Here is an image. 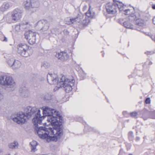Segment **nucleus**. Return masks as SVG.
Returning a JSON list of instances; mask_svg holds the SVG:
<instances>
[{"instance_id": "72a5a7b5", "label": "nucleus", "mask_w": 155, "mask_h": 155, "mask_svg": "<svg viewBox=\"0 0 155 155\" xmlns=\"http://www.w3.org/2000/svg\"><path fill=\"white\" fill-rule=\"evenodd\" d=\"M113 1H114V2H116H116H118V4H119V2H120V1H119V0H113Z\"/></svg>"}, {"instance_id": "c9c22d12", "label": "nucleus", "mask_w": 155, "mask_h": 155, "mask_svg": "<svg viewBox=\"0 0 155 155\" xmlns=\"http://www.w3.org/2000/svg\"><path fill=\"white\" fill-rule=\"evenodd\" d=\"M32 81L35 82L36 81V78H34L32 79Z\"/></svg>"}, {"instance_id": "2f4dec72", "label": "nucleus", "mask_w": 155, "mask_h": 155, "mask_svg": "<svg viewBox=\"0 0 155 155\" xmlns=\"http://www.w3.org/2000/svg\"><path fill=\"white\" fill-rule=\"evenodd\" d=\"M3 98V94L2 93V92L0 90V100Z\"/></svg>"}, {"instance_id": "f3484780", "label": "nucleus", "mask_w": 155, "mask_h": 155, "mask_svg": "<svg viewBox=\"0 0 155 155\" xmlns=\"http://www.w3.org/2000/svg\"><path fill=\"white\" fill-rule=\"evenodd\" d=\"M8 146L9 148L15 149L18 148V143L16 141H14L13 142L9 143Z\"/></svg>"}, {"instance_id": "37998d69", "label": "nucleus", "mask_w": 155, "mask_h": 155, "mask_svg": "<svg viewBox=\"0 0 155 155\" xmlns=\"http://www.w3.org/2000/svg\"><path fill=\"white\" fill-rule=\"evenodd\" d=\"M152 118H155V117H152Z\"/></svg>"}, {"instance_id": "ddd939ff", "label": "nucleus", "mask_w": 155, "mask_h": 155, "mask_svg": "<svg viewBox=\"0 0 155 155\" xmlns=\"http://www.w3.org/2000/svg\"><path fill=\"white\" fill-rule=\"evenodd\" d=\"M45 23V25L41 29V32L44 33L49 34V33H48L47 31L49 27V24L47 22V21L44 20L42 21H39L38 22V24L39 25L41 24Z\"/></svg>"}, {"instance_id": "58836bf2", "label": "nucleus", "mask_w": 155, "mask_h": 155, "mask_svg": "<svg viewBox=\"0 0 155 155\" xmlns=\"http://www.w3.org/2000/svg\"><path fill=\"white\" fill-rule=\"evenodd\" d=\"M152 8L153 9H155V4H153V5H152Z\"/></svg>"}, {"instance_id": "4468645a", "label": "nucleus", "mask_w": 155, "mask_h": 155, "mask_svg": "<svg viewBox=\"0 0 155 155\" xmlns=\"http://www.w3.org/2000/svg\"><path fill=\"white\" fill-rule=\"evenodd\" d=\"M21 65V61L18 60H14L12 69L13 70H17L20 68Z\"/></svg>"}, {"instance_id": "0eeeda50", "label": "nucleus", "mask_w": 155, "mask_h": 155, "mask_svg": "<svg viewBox=\"0 0 155 155\" xmlns=\"http://www.w3.org/2000/svg\"><path fill=\"white\" fill-rule=\"evenodd\" d=\"M24 3L25 9L32 12V8L38 7L39 5L37 0H26Z\"/></svg>"}, {"instance_id": "9b49d317", "label": "nucleus", "mask_w": 155, "mask_h": 155, "mask_svg": "<svg viewBox=\"0 0 155 155\" xmlns=\"http://www.w3.org/2000/svg\"><path fill=\"white\" fill-rule=\"evenodd\" d=\"M47 81L48 83L50 84H57L58 86V83H59L58 76L57 74H49L47 76Z\"/></svg>"}, {"instance_id": "5701e85b", "label": "nucleus", "mask_w": 155, "mask_h": 155, "mask_svg": "<svg viewBox=\"0 0 155 155\" xmlns=\"http://www.w3.org/2000/svg\"><path fill=\"white\" fill-rule=\"evenodd\" d=\"M14 59L13 58H10L7 60V62L9 66L12 69L13 64H14Z\"/></svg>"}, {"instance_id": "c03bdc74", "label": "nucleus", "mask_w": 155, "mask_h": 155, "mask_svg": "<svg viewBox=\"0 0 155 155\" xmlns=\"http://www.w3.org/2000/svg\"><path fill=\"white\" fill-rule=\"evenodd\" d=\"M152 38V39H153V38H152V37H151Z\"/></svg>"}, {"instance_id": "393cba45", "label": "nucleus", "mask_w": 155, "mask_h": 155, "mask_svg": "<svg viewBox=\"0 0 155 155\" xmlns=\"http://www.w3.org/2000/svg\"><path fill=\"white\" fill-rule=\"evenodd\" d=\"M136 18L137 17L134 13H132V14L130 15V16H129V19L131 21H134L136 20Z\"/></svg>"}, {"instance_id": "473e14b6", "label": "nucleus", "mask_w": 155, "mask_h": 155, "mask_svg": "<svg viewBox=\"0 0 155 155\" xmlns=\"http://www.w3.org/2000/svg\"><path fill=\"white\" fill-rule=\"evenodd\" d=\"M64 34L66 35H68L69 34V32H68V31H67V30L66 29L64 30Z\"/></svg>"}, {"instance_id": "f03ea898", "label": "nucleus", "mask_w": 155, "mask_h": 155, "mask_svg": "<svg viewBox=\"0 0 155 155\" xmlns=\"http://www.w3.org/2000/svg\"><path fill=\"white\" fill-rule=\"evenodd\" d=\"M43 110V115L41 116L40 114L41 111L39 109L35 107H28L25 109V111L27 114V118H29L32 115L34 114L35 117L32 120L34 126H36L37 123L41 124L42 123V120L45 117L47 116V120L48 121L51 122L54 125L59 124V123L57 120L54 116H52V114L54 112V114H58L57 112L55 110V109L50 108L48 106L43 107L41 108Z\"/></svg>"}, {"instance_id": "4c0bfd02", "label": "nucleus", "mask_w": 155, "mask_h": 155, "mask_svg": "<svg viewBox=\"0 0 155 155\" xmlns=\"http://www.w3.org/2000/svg\"><path fill=\"white\" fill-rule=\"evenodd\" d=\"M140 140V137H137L136 138V141H138V140Z\"/></svg>"}, {"instance_id": "a211bd4d", "label": "nucleus", "mask_w": 155, "mask_h": 155, "mask_svg": "<svg viewBox=\"0 0 155 155\" xmlns=\"http://www.w3.org/2000/svg\"><path fill=\"white\" fill-rule=\"evenodd\" d=\"M9 7L10 5L9 3L8 2H4L0 8V11L2 12L6 11L9 8Z\"/></svg>"}, {"instance_id": "7c9ffc66", "label": "nucleus", "mask_w": 155, "mask_h": 155, "mask_svg": "<svg viewBox=\"0 0 155 155\" xmlns=\"http://www.w3.org/2000/svg\"><path fill=\"white\" fill-rule=\"evenodd\" d=\"M145 103L146 104H149L150 103V98L148 97L146 98L145 100Z\"/></svg>"}, {"instance_id": "39448f33", "label": "nucleus", "mask_w": 155, "mask_h": 155, "mask_svg": "<svg viewBox=\"0 0 155 155\" xmlns=\"http://www.w3.org/2000/svg\"><path fill=\"white\" fill-rule=\"evenodd\" d=\"M17 52L21 56L28 57L32 54V49L25 44L19 43L17 45Z\"/></svg>"}, {"instance_id": "c85d7f7f", "label": "nucleus", "mask_w": 155, "mask_h": 155, "mask_svg": "<svg viewBox=\"0 0 155 155\" xmlns=\"http://www.w3.org/2000/svg\"><path fill=\"white\" fill-rule=\"evenodd\" d=\"M49 65H50L48 63L45 62H43L42 66L45 67V68H48L49 66Z\"/></svg>"}, {"instance_id": "9d476101", "label": "nucleus", "mask_w": 155, "mask_h": 155, "mask_svg": "<svg viewBox=\"0 0 155 155\" xmlns=\"http://www.w3.org/2000/svg\"><path fill=\"white\" fill-rule=\"evenodd\" d=\"M22 11L21 10L16 8L12 12V20L17 21L19 20L22 16Z\"/></svg>"}, {"instance_id": "f8f14e48", "label": "nucleus", "mask_w": 155, "mask_h": 155, "mask_svg": "<svg viewBox=\"0 0 155 155\" xmlns=\"http://www.w3.org/2000/svg\"><path fill=\"white\" fill-rule=\"evenodd\" d=\"M55 56L62 61H65L68 59L69 55L68 53L63 51L56 53Z\"/></svg>"}, {"instance_id": "423d86ee", "label": "nucleus", "mask_w": 155, "mask_h": 155, "mask_svg": "<svg viewBox=\"0 0 155 155\" xmlns=\"http://www.w3.org/2000/svg\"><path fill=\"white\" fill-rule=\"evenodd\" d=\"M0 84L7 87L14 86L15 82L11 76L8 75L2 76L0 77Z\"/></svg>"}, {"instance_id": "aec40b11", "label": "nucleus", "mask_w": 155, "mask_h": 155, "mask_svg": "<svg viewBox=\"0 0 155 155\" xmlns=\"http://www.w3.org/2000/svg\"><path fill=\"white\" fill-rule=\"evenodd\" d=\"M81 17L82 18L81 19V21L79 22V23L81 24V25L83 26L87 25L90 22V20L88 19L85 18L82 21L83 16H81Z\"/></svg>"}, {"instance_id": "a878e982", "label": "nucleus", "mask_w": 155, "mask_h": 155, "mask_svg": "<svg viewBox=\"0 0 155 155\" xmlns=\"http://www.w3.org/2000/svg\"><path fill=\"white\" fill-rule=\"evenodd\" d=\"M15 30L18 31L19 32L21 31V27L20 24H18V25H16L15 27Z\"/></svg>"}, {"instance_id": "4be33fe9", "label": "nucleus", "mask_w": 155, "mask_h": 155, "mask_svg": "<svg viewBox=\"0 0 155 155\" xmlns=\"http://www.w3.org/2000/svg\"><path fill=\"white\" fill-rule=\"evenodd\" d=\"M123 25L127 28L131 29L133 28V26L131 23L128 21H126L123 22Z\"/></svg>"}, {"instance_id": "20e7f679", "label": "nucleus", "mask_w": 155, "mask_h": 155, "mask_svg": "<svg viewBox=\"0 0 155 155\" xmlns=\"http://www.w3.org/2000/svg\"><path fill=\"white\" fill-rule=\"evenodd\" d=\"M125 5H124L122 2H120L119 4L116 2H108L106 4L105 7L107 12L110 14H114L117 12L118 8L120 11H123Z\"/></svg>"}, {"instance_id": "f704fd0d", "label": "nucleus", "mask_w": 155, "mask_h": 155, "mask_svg": "<svg viewBox=\"0 0 155 155\" xmlns=\"http://www.w3.org/2000/svg\"><path fill=\"white\" fill-rule=\"evenodd\" d=\"M7 41H8V39H7V38L6 37H4V39L3 40V41H4L6 42Z\"/></svg>"}, {"instance_id": "1a4fd4ad", "label": "nucleus", "mask_w": 155, "mask_h": 155, "mask_svg": "<svg viewBox=\"0 0 155 155\" xmlns=\"http://www.w3.org/2000/svg\"><path fill=\"white\" fill-rule=\"evenodd\" d=\"M27 116L24 113L19 112L16 117L13 118V120L18 124H23L27 121Z\"/></svg>"}, {"instance_id": "e433bc0d", "label": "nucleus", "mask_w": 155, "mask_h": 155, "mask_svg": "<svg viewBox=\"0 0 155 155\" xmlns=\"http://www.w3.org/2000/svg\"><path fill=\"white\" fill-rule=\"evenodd\" d=\"M133 134V133L132 132H130L129 133V136H132Z\"/></svg>"}, {"instance_id": "cd10ccee", "label": "nucleus", "mask_w": 155, "mask_h": 155, "mask_svg": "<svg viewBox=\"0 0 155 155\" xmlns=\"http://www.w3.org/2000/svg\"><path fill=\"white\" fill-rule=\"evenodd\" d=\"M126 5H125V7H126ZM124 8H124V10H123V11H124V14L125 15H128L130 14V13L131 12H130V9H127L124 10Z\"/></svg>"}, {"instance_id": "b1692460", "label": "nucleus", "mask_w": 155, "mask_h": 155, "mask_svg": "<svg viewBox=\"0 0 155 155\" xmlns=\"http://www.w3.org/2000/svg\"><path fill=\"white\" fill-rule=\"evenodd\" d=\"M136 24L139 26H142L143 24V21L141 19H137L135 21Z\"/></svg>"}, {"instance_id": "a19ab883", "label": "nucleus", "mask_w": 155, "mask_h": 155, "mask_svg": "<svg viewBox=\"0 0 155 155\" xmlns=\"http://www.w3.org/2000/svg\"><path fill=\"white\" fill-rule=\"evenodd\" d=\"M128 155H133L132 154H128Z\"/></svg>"}, {"instance_id": "7ed1b4c3", "label": "nucleus", "mask_w": 155, "mask_h": 155, "mask_svg": "<svg viewBox=\"0 0 155 155\" xmlns=\"http://www.w3.org/2000/svg\"><path fill=\"white\" fill-rule=\"evenodd\" d=\"M75 82L74 79H68L65 76H63L59 83H58V87H63L66 92H69L72 89V87L73 86Z\"/></svg>"}, {"instance_id": "c756f323", "label": "nucleus", "mask_w": 155, "mask_h": 155, "mask_svg": "<svg viewBox=\"0 0 155 155\" xmlns=\"http://www.w3.org/2000/svg\"><path fill=\"white\" fill-rule=\"evenodd\" d=\"M137 113L136 112H133L131 113L130 115L133 117H135V116H137Z\"/></svg>"}, {"instance_id": "f257e3e1", "label": "nucleus", "mask_w": 155, "mask_h": 155, "mask_svg": "<svg viewBox=\"0 0 155 155\" xmlns=\"http://www.w3.org/2000/svg\"><path fill=\"white\" fill-rule=\"evenodd\" d=\"M55 110L57 113L58 114H54V112H53V114H52L51 115L56 117L59 123V124H52L51 122L48 121L47 116L46 117H47V120L48 122H49L50 124L51 123L54 126H56L55 128H47L45 127H39V125H40L39 123H37V125H36V126H35V132L38 134L39 137L42 139H46L48 142L51 141H57L63 134V130L60 127L61 125V122L60 120H62V117L59 112Z\"/></svg>"}, {"instance_id": "ea45409f", "label": "nucleus", "mask_w": 155, "mask_h": 155, "mask_svg": "<svg viewBox=\"0 0 155 155\" xmlns=\"http://www.w3.org/2000/svg\"><path fill=\"white\" fill-rule=\"evenodd\" d=\"M153 24H154L155 25V17L153 18Z\"/></svg>"}, {"instance_id": "412c9836", "label": "nucleus", "mask_w": 155, "mask_h": 155, "mask_svg": "<svg viewBox=\"0 0 155 155\" xmlns=\"http://www.w3.org/2000/svg\"><path fill=\"white\" fill-rule=\"evenodd\" d=\"M21 25V31H23L24 29H26L28 26V23L27 22L25 23L22 22V23H20Z\"/></svg>"}, {"instance_id": "dca6fc26", "label": "nucleus", "mask_w": 155, "mask_h": 155, "mask_svg": "<svg viewBox=\"0 0 155 155\" xmlns=\"http://www.w3.org/2000/svg\"><path fill=\"white\" fill-rule=\"evenodd\" d=\"M81 17L79 15H78V16L76 18H72L68 19L70 20V22H71V23H74L76 22L79 23L81 21Z\"/></svg>"}, {"instance_id": "6ab92c4d", "label": "nucleus", "mask_w": 155, "mask_h": 155, "mask_svg": "<svg viewBox=\"0 0 155 155\" xmlns=\"http://www.w3.org/2000/svg\"><path fill=\"white\" fill-rule=\"evenodd\" d=\"M31 145V151L32 152H35L36 151V147L38 145V143L35 141H33L30 143Z\"/></svg>"}, {"instance_id": "79ce46f5", "label": "nucleus", "mask_w": 155, "mask_h": 155, "mask_svg": "<svg viewBox=\"0 0 155 155\" xmlns=\"http://www.w3.org/2000/svg\"><path fill=\"white\" fill-rule=\"evenodd\" d=\"M154 41H155V38H154Z\"/></svg>"}, {"instance_id": "2eb2a0df", "label": "nucleus", "mask_w": 155, "mask_h": 155, "mask_svg": "<svg viewBox=\"0 0 155 155\" xmlns=\"http://www.w3.org/2000/svg\"><path fill=\"white\" fill-rule=\"evenodd\" d=\"M53 97V95L51 93H46L43 94L42 98L43 99L46 101H49L52 99Z\"/></svg>"}, {"instance_id": "6e6552de", "label": "nucleus", "mask_w": 155, "mask_h": 155, "mask_svg": "<svg viewBox=\"0 0 155 155\" xmlns=\"http://www.w3.org/2000/svg\"><path fill=\"white\" fill-rule=\"evenodd\" d=\"M25 37L30 44L35 43L36 40V34L31 31H26L25 34Z\"/></svg>"}, {"instance_id": "bb28decb", "label": "nucleus", "mask_w": 155, "mask_h": 155, "mask_svg": "<svg viewBox=\"0 0 155 155\" xmlns=\"http://www.w3.org/2000/svg\"><path fill=\"white\" fill-rule=\"evenodd\" d=\"M86 15L88 17H93V15H92V13L89 10L86 13Z\"/></svg>"}]
</instances>
